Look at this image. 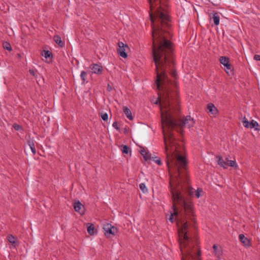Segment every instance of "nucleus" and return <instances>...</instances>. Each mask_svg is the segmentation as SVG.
Segmentation results:
<instances>
[{"instance_id":"1","label":"nucleus","mask_w":260,"mask_h":260,"mask_svg":"<svg viewBox=\"0 0 260 260\" xmlns=\"http://www.w3.org/2000/svg\"><path fill=\"white\" fill-rule=\"evenodd\" d=\"M172 197L173 201V213H171L169 220L171 222L174 221L176 217L179 232L183 235L184 242L180 243V251L182 254V260H201V251L199 246L187 235V220L196 222L195 214L193 208V203L189 200H185L184 194L179 189L172 190Z\"/></svg>"},{"instance_id":"2","label":"nucleus","mask_w":260,"mask_h":260,"mask_svg":"<svg viewBox=\"0 0 260 260\" xmlns=\"http://www.w3.org/2000/svg\"><path fill=\"white\" fill-rule=\"evenodd\" d=\"M180 111V109L179 108L178 111L174 110L172 114L170 113L168 114L165 124V126L168 129L167 133L165 132L164 128H162L167 157H168V155H170V157H174V153L180 155L179 152L177 150L176 139L172 131L177 126L182 127L186 125L188 128H190L193 126L194 123L193 119L190 116H187L184 119L178 118Z\"/></svg>"},{"instance_id":"3","label":"nucleus","mask_w":260,"mask_h":260,"mask_svg":"<svg viewBox=\"0 0 260 260\" xmlns=\"http://www.w3.org/2000/svg\"><path fill=\"white\" fill-rule=\"evenodd\" d=\"M167 164L171 181H174L179 186L181 183L186 184V187L181 186L183 191L191 197L193 195V189L189 185V180L187 174V161L185 156L174 153V157L168 155Z\"/></svg>"},{"instance_id":"4","label":"nucleus","mask_w":260,"mask_h":260,"mask_svg":"<svg viewBox=\"0 0 260 260\" xmlns=\"http://www.w3.org/2000/svg\"><path fill=\"white\" fill-rule=\"evenodd\" d=\"M161 86L159 89L157 88L159 92V98L154 103H159L162 128H164L168 114H172L174 110L178 111L179 110L180 102L177 91Z\"/></svg>"},{"instance_id":"5","label":"nucleus","mask_w":260,"mask_h":260,"mask_svg":"<svg viewBox=\"0 0 260 260\" xmlns=\"http://www.w3.org/2000/svg\"><path fill=\"white\" fill-rule=\"evenodd\" d=\"M216 159L218 165L224 169H226L229 166L233 167L235 169H237L238 167L236 161H230L228 164H225V160L223 159L222 156L221 155H217Z\"/></svg>"},{"instance_id":"6","label":"nucleus","mask_w":260,"mask_h":260,"mask_svg":"<svg viewBox=\"0 0 260 260\" xmlns=\"http://www.w3.org/2000/svg\"><path fill=\"white\" fill-rule=\"evenodd\" d=\"M103 229L105 235L107 238L110 237L111 235L112 236H115V234L117 232V228L110 223L104 224Z\"/></svg>"},{"instance_id":"7","label":"nucleus","mask_w":260,"mask_h":260,"mask_svg":"<svg viewBox=\"0 0 260 260\" xmlns=\"http://www.w3.org/2000/svg\"><path fill=\"white\" fill-rule=\"evenodd\" d=\"M118 48H117V53L119 56L125 58L127 57V54L126 52V49H129L128 46L127 44H124L122 42H118Z\"/></svg>"},{"instance_id":"8","label":"nucleus","mask_w":260,"mask_h":260,"mask_svg":"<svg viewBox=\"0 0 260 260\" xmlns=\"http://www.w3.org/2000/svg\"><path fill=\"white\" fill-rule=\"evenodd\" d=\"M89 68L93 74L101 75L103 73V68L102 66L97 63H92L90 65Z\"/></svg>"},{"instance_id":"9","label":"nucleus","mask_w":260,"mask_h":260,"mask_svg":"<svg viewBox=\"0 0 260 260\" xmlns=\"http://www.w3.org/2000/svg\"><path fill=\"white\" fill-rule=\"evenodd\" d=\"M210 19H213L215 25L217 26L219 24L220 16L217 12L212 11L209 14Z\"/></svg>"},{"instance_id":"10","label":"nucleus","mask_w":260,"mask_h":260,"mask_svg":"<svg viewBox=\"0 0 260 260\" xmlns=\"http://www.w3.org/2000/svg\"><path fill=\"white\" fill-rule=\"evenodd\" d=\"M74 208L75 210L79 212L81 215L84 214L85 211L84 206L79 201L74 203Z\"/></svg>"},{"instance_id":"11","label":"nucleus","mask_w":260,"mask_h":260,"mask_svg":"<svg viewBox=\"0 0 260 260\" xmlns=\"http://www.w3.org/2000/svg\"><path fill=\"white\" fill-rule=\"evenodd\" d=\"M207 110L212 115H216L218 112L217 109L213 104L210 103L207 105Z\"/></svg>"},{"instance_id":"12","label":"nucleus","mask_w":260,"mask_h":260,"mask_svg":"<svg viewBox=\"0 0 260 260\" xmlns=\"http://www.w3.org/2000/svg\"><path fill=\"white\" fill-rule=\"evenodd\" d=\"M213 249L214 250V252L215 255L217 257H219L220 255H221L222 253V249L221 247L217 246L216 244H214L213 246Z\"/></svg>"},{"instance_id":"13","label":"nucleus","mask_w":260,"mask_h":260,"mask_svg":"<svg viewBox=\"0 0 260 260\" xmlns=\"http://www.w3.org/2000/svg\"><path fill=\"white\" fill-rule=\"evenodd\" d=\"M239 240L241 243L245 246H249L250 244L249 240L243 234H240L239 236Z\"/></svg>"},{"instance_id":"14","label":"nucleus","mask_w":260,"mask_h":260,"mask_svg":"<svg viewBox=\"0 0 260 260\" xmlns=\"http://www.w3.org/2000/svg\"><path fill=\"white\" fill-rule=\"evenodd\" d=\"M219 61L224 67L229 66L230 58L226 56H220L219 58Z\"/></svg>"},{"instance_id":"15","label":"nucleus","mask_w":260,"mask_h":260,"mask_svg":"<svg viewBox=\"0 0 260 260\" xmlns=\"http://www.w3.org/2000/svg\"><path fill=\"white\" fill-rule=\"evenodd\" d=\"M27 144L29 146L32 153L35 155L36 153V150L35 148L34 140L33 139H29L27 140Z\"/></svg>"},{"instance_id":"16","label":"nucleus","mask_w":260,"mask_h":260,"mask_svg":"<svg viewBox=\"0 0 260 260\" xmlns=\"http://www.w3.org/2000/svg\"><path fill=\"white\" fill-rule=\"evenodd\" d=\"M53 40L61 47L64 45V43L62 41L61 37L58 35H55L53 37Z\"/></svg>"},{"instance_id":"17","label":"nucleus","mask_w":260,"mask_h":260,"mask_svg":"<svg viewBox=\"0 0 260 260\" xmlns=\"http://www.w3.org/2000/svg\"><path fill=\"white\" fill-rule=\"evenodd\" d=\"M123 111L127 118L129 120L133 119V118L132 115V112L128 107L124 106L123 107Z\"/></svg>"},{"instance_id":"18","label":"nucleus","mask_w":260,"mask_h":260,"mask_svg":"<svg viewBox=\"0 0 260 260\" xmlns=\"http://www.w3.org/2000/svg\"><path fill=\"white\" fill-rule=\"evenodd\" d=\"M260 126L258 123L254 121V120H252L250 122L249 127L251 128H254L255 130L259 131Z\"/></svg>"},{"instance_id":"19","label":"nucleus","mask_w":260,"mask_h":260,"mask_svg":"<svg viewBox=\"0 0 260 260\" xmlns=\"http://www.w3.org/2000/svg\"><path fill=\"white\" fill-rule=\"evenodd\" d=\"M89 225L87 227V232L90 235H93L94 234V225L91 223H88Z\"/></svg>"},{"instance_id":"20","label":"nucleus","mask_w":260,"mask_h":260,"mask_svg":"<svg viewBox=\"0 0 260 260\" xmlns=\"http://www.w3.org/2000/svg\"><path fill=\"white\" fill-rule=\"evenodd\" d=\"M140 152L141 154L143 156V157L145 161L150 159V157L148 155V154L144 147H141V150Z\"/></svg>"},{"instance_id":"21","label":"nucleus","mask_w":260,"mask_h":260,"mask_svg":"<svg viewBox=\"0 0 260 260\" xmlns=\"http://www.w3.org/2000/svg\"><path fill=\"white\" fill-rule=\"evenodd\" d=\"M41 54L46 58H50L51 57H52V53L49 50H43L41 53Z\"/></svg>"},{"instance_id":"22","label":"nucleus","mask_w":260,"mask_h":260,"mask_svg":"<svg viewBox=\"0 0 260 260\" xmlns=\"http://www.w3.org/2000/svg\"><path fill=\"white\" fill-rule=\"evenodd\" d=\"M121 151L123 153L127 154L129 152H131L129 147L127 145H122Z\"/></svg>"},{"instance_id":"23","label":"nucleus","mask_w":260,"mask_h":260,"mask_svg":"<svg viewBox=\"0 0 260 260\" xmlns=\"http://www.w3.org/2000/svg\"><path fill=\"white\" fill-rule=\"evenodd\" d=\"M3 46L5 49L9 51H11L12 50L11 46L9 42H4L3 44Z\"/></svg>"},{"instance_id":"24","label":"nucleus","mask_w":260,"mask_h":260,"mask_svg":"<svg viewBox=\"0 0 260 260\" xmlns=\"http://www.w3.org/2000/svg\"><path fill=\"white\" fill-rule=\"evenodd\" d=\"M7 239H8V241L10 243H12V244H14L15 243L16 238L12 235H9L7 236Z\"/></svg>"},{"instance_id":"25","label":"nucleus","mask_w":260,"mask_h":260,"mask_svg":"<svg viewBox=\"0 0 260 260\" xmlns=\"http://www.w3.org/2000/svg\"><path fill=\"white\" fill-rule=\"evenodd\" d=\"M225 68V72H226V73L230 75V73H229V71H230V72L233 74V66L230 63L229 64V66L228 67H224Z\"/></svg>"},{"instance_id":"26","label":"nucleus","mask_w":260,"mask_h":260,"mask_svg":"<svg viewBox=\"0 0 260 260\" xmlns=\"http://www.w3.org/2000/svg\"><path fill=\"white\" fill-rule=\"evenodd\" d=\"M99 115L101 116V117L104 121H107L108 120V115L107 113H103L102 112H100Z\"/></svg>"},{"instance_id":"27","label":"nucleus","mask_w":260,"mask_h":260,"mask_svg":"<svg viewBox=\"0 0 260 260\" xmlns=\"http://www.w3.org/2000/svg\"><path fill=\"white\" fill-rule=\"evenodd\" d=\"M242 122L243 125H244V127H245L246 128L249 127L250 122L248 121V120L245 117H244V118L243 119Z\"/></svg>"},{"instance_id":"28","label":"nucleus","mask_w":260,"mask_h":260,"mask_svg":"<svg viewBox=\"0 0 260 260\" xmlns=\"http://www.w3.org/2000/svg\"><path fill=\"white\" fill-rule=\"evenodd\" d=\"M86 76H87V73L85 71H83L81 72L80 77H81V80H82L83 83H85V82L86 81Z\"/></svg>"},{"instance_id":"29","label":"nucleus","mask_w":260,"mask_h":260,"mask_svg":"<svg viewBox=\"0 0 260 260\" xmlns=\"http://www.w3.org/2000/svg\"><path fill=\"white\" fill-rule=\"evenodd\" d=\"M139 187L143 192L145 193V192H147V189L146 185L144 183H142L140 184Z\"/></svg>"},{"instance_id":"30","label":"nucleus","mask_w":260,"mask_h":260,"mask_svg":"<svg viewBox=\"0 0 260 260\" xmlns=\"http://www.w3.org/2000/svg\"><path fill=\"white\" fill-rule=\"evenodd\" d=\"M202 191V189L198 188L196 191L195 196L197 198H199L200 197V192Z\"/></svg>"},{"instance_id":"31","label":"nucleus","mask_w":260,"mask_h":260,"mask_svg":"<svg viewBox=\"0 0 260 260\" xmlns=\"http://www.w3.org/2000/svg\"><path fill=\"white\" fill-rule=\"evenodd\" d=\"M13 127L16 130V131H19L22 128V127L21 125L17 124L16 123H14L13 125Z\"/></svg>"},{"instance_id":"32","label":"nucleus","mask_w":260,"mask_h":260,"mask_svg":"<svg viewBox=\"0 0 260 260\" xmlns=\"http://www.w3.org/2000/svg\"><path fill=\"white\" fill-rule=\"evenodd\" d=\"M155 158H156V159L155 160V162L158 165H161V160L157 157H155Z\"/></svg>"},{"instance_id":"33","label":"nucleus","mask_w":260,"mask_h":260,"mask_svg":"<svg viewBox=\"0 0 260 260\" xmlns=\"http://www.w3.org/2000/svg\"><path fill=\"white\" fill-rule=\"evenodd\" d=\"M113 126L116 128L117 130H118L119 131L120 130V128L118 126V124H117V122L116 121H115L113 123Z\"/></svg>"},{"instance_id":"34","label":"nucleus","mask_w":260,"mask_h":260,"mask_svg":"<svg viewBox=\"0 0 260 260\" xmlns=\"http://www.w3.org/2000/svg\"><path fill=\"white\" fill-rule=\"evenodd\" d=\"M254 59L260 61V55L255 54L254 56Z\"/></svg>"},{"instance_id":"35","label":"nucleus","mask_w":260,"mask_h":260,"mask_svg":"<svg viewBox=\"0 0 260 260\" xmlns=\"http://www.w3.org/2000/svg\"><path fill=\"white\" fill-rule=\"evenodd\" d=\"M107 89L108 91H111L112 90V87L110 84H108Z\"/></svg>"},{"instance_id":"36","label":"nucleus","mask_w":260,"mask_h":260,"mask_svg":"<svg viewBox=\"0 0 260 260\" xmlns=\"http://www.w3.org/2000/svg\"><path fill=\"white\" fill-rule=\"evenodd\" d=\"M29 72L30 75H31L33 76H35V72L33 70H29Z\"/></svg>"},{"instance_id":"37","label":"nucleus","mask_w":260,"mask_h":260,"mask_svg":"<svg viewBox=\"0 0 260 260\" xmlns=\"http://www.w3.org/2000/svg\"><path fill=\"white\" fill-rule=\"evenodd\" d=\"M225 164H229L230 162V161H232V160H229L228 158L226 157L225 158Z\"/></svg>"}]
</instances>
